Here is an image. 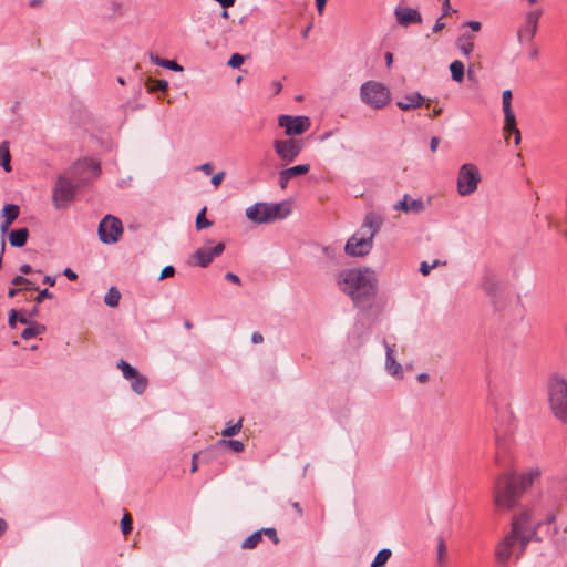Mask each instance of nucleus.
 <instances>
[{
  "mask_svg": "<svg viewBox=\"0 0 567 567\" xmlns=\"http://www.w3.org/2000/svg\"><path fill=\"white\" fill-rule=\"evenodd\" d=\"M538 467L528 468L516 475L514 473L499 474L493 486V501L497 508L509 511L515 507L523 494L540 477Z\"/></svg>",
  "mask_w": 567,
  "mask_h": 567,
  "instance_id": "1",
  "label": "nucleus"
},
{
  "mask_svg": "<svg viewBox=\"0 0 567 567\" xmlns=\"http://www.w3.org/2000/svg\"><path fill=\"white\" fill-rule=\"evenodd\" d=\"M340 289L350 296L360 309H370L377 293V278L369 268H352L343 270L338 280Z\"/></svg>",
  "mask_w": 567,
  "mask_h": 567,
  "instance_id": "2",
  "label": "nucleus"
},
{
  "mask_svg": "<svg viewBox=\"0 0 567 567\" xmlns=\"http://www.w3.org/2000/svg\"><path fill=\"white\" fill-rule=\"evenodd\" d=\"M539 540L535 526L530 523L527 512L515 516L512 522V530L498 543L495 549L496 560L501 565L507 564L512 555L518 559L532 540Z\"/></svg>",
  "mask_w": 567,
  "mask_h": 567,
  "instance_id": "3",
  "label": "nucleus"
},
{
  "mask_svg": "<svg viewBox=\"0 0 567 567\" xmlns=\"http://www.w3.org/2000/svg\"><path fill=\"white\" fill-rule=\"evenodd\" d=\"M382 224L383 218L379 214L369 212L364 216L360 229L346 243V254L352 257L367 256L373 247V239Z\"/></svg>",
  "mask_w": 567,
  "mask_h": 567,
  "instance_id": "4",
  "label": "nucleus"
},
{
  "mask_svg": "<svg viewBox=\"0 0 567 567\" xmlns=\"http://www.w3.org/2000/svg\"><path fill=\"white\" fill-rule=\"evenodd\" d=\"M549 408L559 421L567 424V381L555 373L547 383Z\"/></svg>",
  "mask_w": 567,
  "mask_h": 567,
  "instance_id": "5",
  "label": "nucleus"
},
{
  "mask_svg": "<svg viewBox=\"0 0 567 567\" xmlns=\"http://www.w3.org/2000/svg\"><path fill=\"white\" fill-rule=\"evenodd\" d=\"M360 97L372 109H383L391 100L390 90L378 81H367L360 87Z\"/></svg>",
  "mask_w": 567,
  "mask_h": 567,
  "instance_id": "6",
  "label": "nucleus"
},
{
  "mask_svg": "<svg viewBox=\"0 0 567 567\" xmlns=\"http://www.w3.org/2000/svg\"><path fill=\"white\" fill-rule=\"evenodd\" d=\"M482 179L478 167L475 164L466 163L460 167L457 174V193L461 196L473 194Z\"/></svg>",
  "mask_w": 567,
  "mask_h": 567,
  "instance_id": "7",
  "label": "nucleus"
},
{
  "mask_svg": "<svg viewBox=\"0 0 567 567\" xmlns=\"http://www.w3.org/2000/svg\"><path fill=\"white\" fill-rule=\"evenodd\" d=\"M99 238L103 244H115L123 234V224L120 218L106 215L99 224Z\"/></svg>",
  "mask_w": 567,
  "mask_h": 567,
  "instance_id": "8",
  "label": "nucleus"
},
{
  "mask_svg": "<svg viewBox=\"0 0 567 567\" xmlns=\"http://www.w3.org/2000/svg\"><path fill=\"white\" fill-rule=\"evenodd\" d=\"M303 146V141L296 138L276 140L274 142L277 156L286 164L292 163L299 156Z\"/></svg>",
  "mask_w": 567,
  "mask_h": 567,
  "instance_id": "9",
  "label": "nucleus"
},
{
  "mask_svg": "<svg viewBox=\"0 0 567 567\" xmlns=\"http://www.w3.org/2000/svg\"><path fill=\"white\" fill-rule=\"evenodd\" d=\"M76 187L66 178L59 177L53 189V204L55 208H65L74 198Z\"/></svg>",
  "mask_w": 567,
  "mask_h": 567,
  "instance_id": "10",
  "label": "nucleus"
},
{
  "mask_svg": "<svg viewBox=\"0 0 567 567\" xmlns=\"http://www.w3.org/2000/svg\"><path fill=\"white\" fill-rule=\"evenodd\" d=\"M278 125L285 128L286 135L295 136L305 133L310 127V120L308 116L280 115Z\"/></svg>",
  "mask_w": 567,
  "mask_h": 567,
  "instance_id": "11",
  "label": "nucleus"
},
{
  "mask_svg": "<svg viewBox=\"0 0 567 567\" xmlns=\"http://www.w3.org/2000/svg\"><path fill=\"white\" fill-rule=\"evenodd\" d=\"M542 14H543L542 9L532 10L526 13L525 24L523 28L519 29L518 34H517L518 40L520 42H523V41L530 42L535 38V34H536L537 28H538V20L542 17Z\"/></svg>",
  "mask_w": 567,
  "mask_h": 567,
  "instance_id": "12",
  "label": "nucleus"
},
{
  "mask_svg": "<svg viewBox=\"0 0 567 567\" xmlns=\"http://www.w3.org/2000/svg\"><path fill=\"white\" fill-rule=\"evenodd\" d=\"M225 250V244L218 243L213 248H199L197 249L193 257L196 260V264L203 268L207 267L215 257L221 255Z\"/></svg>",
  "mask_w": 567,
  "mask_h": 567,
  "instance_id": "13",
  "label": "nucleus"
},
{
  "mask_svg": "<svg viewBox=\"0 0 567 567\" xmlns=\"http://www.w3.org/2000/svg\"><path fill=\"white\" fill-rule=\"evenodd\" d=\"M394 210H401L405 214H417L425 209L424 202L419 199H413L410 195L405 194L401 200H399L394 206Z\"/></svg>",
  "mask_w": 567,
  "mask_h": 567,
  "instance_id": "14",
  "label": "nucleus"
},
{
  "mask_svg": "<svg viewBox=\"0 0 567 567\" xmlns=\"http://www.w3.org/2000/svg\"><path fill=\"white\" fill-rule=\"evenodd\" d=\"M268 214L267 203H256L246 209V217L256 224H267Z\"/></svg>",
  "mask_w": 567,
  "mask_h": 567,
  "instance_id": "15",
  "label": "nucleus"
},
{
  "mask_svg": "<svg viewBox=\"0 0 567 567\" xmlns=\"http://www.w3.org/2000/svg\"><path fill=\"white\" fill-rule=\"evenodd\" d=\"M394 13L398 22L403 27H409L410 24L422 22V17L416 9L399 7L395 9Z\"/></svg>",
  "mask_w": 567,
  "mask_h": 567,
  "instance_id": "16",
  "label": "nucleus"
},
{
  "mask_svg": "<svg viewBox=\"0 0 567 567\" xmlns=\"http://www.w3.org/2000/svg\"><path fill=\"white\" fill-rule=\"evenodd\" d=\"M268 223L275 221L277 219H284L290 215L291 208L289 203H271L268 204Z\"/></svg>",
  "mask_w": 567,
  "mask_h": 567,
  "instance_id": "17",
  "label": "nucleus"
},
{
  "mask_svg": "<svg viewBox=\"0 0 567 567\" xmlns=\"http://www.w3.org/2000/svg\"><path fill=\"white\" fill-rule=\"evenodd\" d=\"M384 346L386 351L385 368L388 372L393 377L402 378V365L394 359V346L388 344L385 341Z\"/></svg>",
  "mask_w": 567,
  "mask_h": 567,
  "instance_id": "18",
  "label": "nucleus"
},
{
  "mask_svg": "<svg viewBox=\"0 0 567 567\" xmlns=\"http://www.w3.org/2000/svg\"><path fill=\"white\" fill-rule=\"evenodd\" d=\"M484 291L495 299L503 291V284L494 276H486L482 282Z\"/></svg>",
  "mask_w": 567,
  "mask_h": 567,
  "instance_id": "19",
  "label": "nucleus"
},
{
  "mask_svg": "<svg viewBox=\"0 0 567 567\" xmlns=\"http://www.w3.org/2000/svg\"><path fill=\"white\" fill-rule=\"evenodd\" d=\"M512 99H513V94H512L511 90L503 91L502 105H503L504 117H505V122H507L508 126H511V127H513L514 118H516L515 114L512 110Z\"/></svg>",
  "mask_w": 567,
  "mask_h": 567,
  "instance_id": "20",
  "label": "nucleus"
},
{
  "mask_svg": "<svg viewBox=\"0 0 567 567\" xmlns=\"http://www.w3.org/2000/svg\"><path fill=\"white\" fill-rule=\"evenodd\" d=\"M424 97L420 93H412L405 95L401 101H398L396 105L403 110H412L422 105Z\"/></svg>",
  "mask_w": 567,
  "mask_h": 567,
  "instance_id": "21",
  "label": "nucleus"
},
{
  "mask_svg": "<svg viewBox=\"0 0 567 567\" xmlns=\"http://www.w3.org/2000/svg\"><path fill=\"white\" fill-rule=\"evenodd\" d=\"M457 49L465 56H470L474 50V35L471 33H463L456 40Z\"/></svg>",
  "mask_w": 567,
  "mask_h": 567,
  "instance_id": "22",
  "label": "nucleus"
},
{
  "mask_svg": "<svg viewBox=\"0 0 567 567\" xmlns=\"http://www.w3.org/2000/svg\"><path fill=\"white\" fill-rule=\"evenodd\" d=\"M29 237L28 228L13 229L9 234V243L12 247H23Z\"/></svg>",
  "mask_w": 567,
  "mask_h": 567,
  "instance_id": "23",
  "label": "nucleus"
},
{
  "mask_svg": "<svg viewBox=\"0 0 567 567\" xmlns=\"http://www.w3.org/2000/svg\"><path fill=\"white\" fill-rule=\"evenodd\" d=\"M44 331L45 327L43 324H40L38 322H31L29 323V327L21 332V338L24 340H29L37 337L38 334L43 333Z\"/></svg>",
  "mask_w": 567,
  "mask_h": 567,
  "instance_id": "24",
  "label": "nucleus"
},
{
  "mask_svg": "<svg viewBox=\"0 0 567 567\" xmlns=\"http://www.w3.org/2000/svg\"><path fill=\"white\" fill-rule=\"evenodd\" d=\"M464 70H465V66L462 61H460V60L453 61L450 64L452 80L457 83H461L464 79Z\"/></svg>",
  "mask_w": 567,
  "mask_h": 567,
  "instance_id": "25",
  "label": "nucleus"
},
{
  "mask_svg": "<svg viewBox=\"0 0 567 567\" xmlns=\"http://www.w3.org/2000/svg\"><path fill=\"white\" fill-rule=\"evenodd\" d=\"M130 380L132 381L131 388L135 393L143 394L145 392L147 384H148L146 377H144L137 372L136 377H133V379H130Z\"/></svg>",
  "mask_w": 567,
  "mask_h": 567,
  "instance_id": "26",
  "label": "nucleus"
},
{
  "mask_svg": "<svg viewBox=\"0 0 567 567\" xmlns=\"http://www.w3.org/2000/svg\"><path fill=\"white\" fill-rule=\"evenodd\" d=\"M262 538V532L261 529L254 532L251 535H249L243 543L241 548L243 549H252L255 548Z\"/></svg>",
  "mask_w": 567,
  "mask_h": 567,
  "instance_id": "27",
  "label": "nucleus"
},
{
  "mask_svg": "<svg viewBox=\"0 0 567 567\" xmlns=\"http://www.w3.org/2000/svg\"><path fill=\"white\" fill-rule=\"evenodd\" d=\"M151 60L153 61L154 64L156 65H159V66H163V68H166V69H169V70H173V71H176V72H182L183 71V66L179 65L176 61L174 60H165V59H161L158 56H151Z\"/></svg>",
  "mask_w": 567,
  "mask_h": 567,
  "instance_id": "28",
  "label": "nucleus"
},
{
  "mask_svg": "<svg viewBox=\"0 0 567 567\" xmlns=\"http://www.w3.org/2000/svg\"><path fill=\"white\" fill-rule=\"evenodd\" d=\"M121 299V292L116 287H111L104 297V302L109 307H116Z\"/></svg>",
  "mask_w": 567,
  "mask_h": 567,
  "instance_id": "29",
  "label": "nucleus"
},
{
  "mask_svg": "<svg viewBox=\"0 0 567 567\" xmlns=\"http://www.w3.org/2000/svg\"><path fill=\"white\" fill-rule=\"evenodd\" d=\"M392 551L389 548L381 549L374 560L372 561L370 567H384L388 560L390 559Z\"/></svg>",
  "mask_w": 567,
  "mask_h": 567,
  "instance_id": "30",
  "label": "nucleus"
},
{
  "mask_svg": "<svg viewBox=\"0 0 567 567\" xmlns=\"http://www.w3.org/2000/svg\"><path fill=\"white\" fill-rule=\"evenodd\" d=\"M20 208L16 204H7L2 209L3 219L10 220L12 223L18 218Z\"/></svg>",
  "mask_w": 567,
  "mask_h": 567,
  "instance_id": "31",
  "label": "nucleus"
},
{
  "mask_svg": "<svg viewBox=\"0 0 567 567\" xmlns=\"http://www.w3.org/2000/svg\"><path fill=\"white\" fill-rule=\"evenodd\" d=\"M309 171H310V165L309 164H300V165H296V166L286 168L285 169V174L288 175V178L291 179V178H293L296 176L305 175Z\"/></svg>",
  "mask_w": 567,
  "mask_h": 567,
  "instance_id": "32",
  "label": "nucleus"
},
{
  "mask_svg": "<svg viewBox=\"0 0 567 567\" xmlns=\"http://www.w3.org/2000/svg\"><path fill=\"white\" fill-rule=\"evenodd\" d=\"M117 368L122 371L123 377L127 380L133 379V377H136V373L138 372L125 360H120L117 362Z\"/></svg>",
  "mask_w": 567,
  "mask_h": 567,
  "instance_id": "33",
  "label": "nucleus"
},
{
  "mask_svg": "<svg viewBox=\"0 0 567 567\" xmlns=\"http://www.w3.org/2000/svg\"><path fill=\"white\" fill-rule=\"evenodd\" d=\"M220 446H228L235 452H243L245 450V445L241 441L238 440H226L221 439L217 442Z\"/></svg>",
  "mask_w": 567,
  "mask_h": 567,
  "instance_id": "34",
  "label": "nucleus"
},
{
  "mask_svg": "<svg viewBox=\"0 0 567 567\" xmlns=\"http://www.w3.org/2000/svg\"><path fill=\"white\" fill-rule=\"evenodd\" d=\"M241 422H243V420L240 419L235 424L228 423L226 429H224L221 431V435L224 437H231V436L238 434L240 432V430H241V426H243Z\"/></svg>",
  "mask_w": 567,
  "mask_h": 567,
  "instance_id": "35",
  "label": "nucleus"
},
{
  "mask_svg": "<svg viewBox=\"0 0 567 567\" xmlns=\"http://www.w3.org/2000/svg\"><path fill=\"white\" fill-rule=\"evenodd\" d=\"M195 225L198 230L213 225V223L206 218V207L198 213Z\"/></svg>",
  "mask_w": 567,
  "mask_h": 567,
  "instance_id": "36",
  "label": "nucleus"
},
{
  "mask_svg": "<svg viewBox=\"0 0 567 567\" xmlns=\"http://www.w3.org/2000/svg\"><path fill=\"white\" fill-rule=\"evenodd\" d=\"M11 284L16 287H19V286H24L25 289H31V290H38V288L25 277L23 276H16L12 280H11Z\"/></svg>",
  "mask_w": 567,
  "mask_h": 567,
  "instance_id": "37",
  "label": "nucleus"
},
{
  "mask_svg": "<svg viewBox=\"0 0 567 567\" xmlns=\"http://www.w3.org/2000/svg\"><path fill=\"white\" fill-rule=\"evenodd\" d=\"M132 517L130 513L125 512L121 519V530L126 536L132 532Z\"/></svg>",
  "mask_w": 567,
  "mask_h": 567,
  "instance_id": "38",
  "label": "nucleus"
},
{
  "mask_svg": "<svg viewBox=\"0 0 567 567\" xmlns=\"http://www.w3.org/2000/svg\"><path fill=\"white\" fill-rule=\"evenodd\" d=\"M504 132L505 133H508V134H514V141H515V144L518 145L520 143V132L519 130L517 128V125H516V118H514V125L513 127L508 126L507 122H505L504 124Z\"/></svg>",
  "mask_w": 567,
  "mask_h": 567,
  "instance_id": "39",
  "label": "nucleus"
},
{
  "mask_svg": "<svg viewBox=\"0 0 567 567\" xmlns=\"http://www.w3.org/2000/svg\"><path fill=\"white\" fill-rule=\"evenodd\" d=\"M150 91H166L168 87V82L166 80H150Z\"/></svg>",
  "mask_w": 567,
  "mask_h": 567,
  "instance_id": "40",
  "label": "nucleus"
},
{
  "mask_svg": "<svg viewBox=\"0 0 567 567\" xmlns=\"http://www.w3.org/2000/svg\"><path fill=\"white\" fill-rule=\"evenodd\" d=\"M445 556H446L445 543H444L443 538H439V544H437V561H439L440 565L444 564Z\"/></svg>",
  "mask_w": 567,
  "mask_h": 567,
  "instance_id": "41",
  "label": "nucleus"
},
{
  "mask_svg": "<svg viewBox=\"0 0 567 567\" xmlns=\"http://www.w3.org/2000/svg\"><path fill=\"white\" fill-rule=\"evenodd\" d=\"M245 61V58L239 53H234L230 59L227 62V65L237 69L239 68Z\"/></svg>",
  "mask_w": 567,
  "mask_h": 567,
  "instance_id": "42",
  "label": "nucleus"
},
{
  "mask_svg": "<svg viewBox=\"0 0 567 567\" xmlns=\"http://www.w3.org/2000/svg\"><path fill=\"white\" fill-rule=\"evenodd\" d=\"M0 165H2L6 172H11L12 167L10 164V153L8 148H3L2 151V159L0 161Z\"/></svg>",
  "mask_w": 567,
  "mask_h": 567,
  "instance_id": "43",
  "label": "nucleus"
},
{
  "mask_svg": "<svg viewBox=\"0 0 567 567\" xmlns=\"http://www.w3.org/2000/svg\"><path fill=\"white\" fill-rule=\"evenodd\" d=\"M261 532H262V536H267L269 537L274 544H278L279 543V537L277 535V530L275 528H271V527H267V528H261Z\"/></svg>",
  "mask_w": 567,
  "mask_h": 567,
  "instance_id": "44",
  "label": "nucleus"
},
{
  "mask_svg": "<svg viewBox=\"0 0 567 567\" xmlns=\"http://www.w3.org/2000/svg\"><path fill=\"white\" fill-rule=\"evenodd\" d=\"M439 265V260H434L432 265H429L426 261L421 262L420 265V272L423 276H427L433 268H435Z\"/></svg>",
  "mask_w": 567,
  "mask_h": 567,
  "instance_id": "45",
  "label": "nucleus"
},
{
  "mask_svg": "<svg viewBox=\"0 0 567 567\" xmlns=\"http://www.w3.org/2000/svg\"><path fill=\"white\" fill-rule=\"evenodd\" d=\"M175 274V268L173 266H166L163 268L161 275H159V278L158 280H163L165 278H169V277H173Z\"/></svg>",
  "mask_w": 567,
  "mask_h": 567,
  "instance_id": "46",
  "label": "nucleus"
},
{
  "mask_svg": "<svg viewBox=\"0 0 567 567\" xmlns=\"http://www.w3.org/2000/svg\"><path fill=\"white\" fill-rule=\"evenodd\" d=\"M53 295L48 289H43L40 290L38 296L35 297V302L41 303L44 299H51Z\"/></svg>",
  "mask_w": 567,
  "mask_h": 567,
  "instance_id": "47",
  "label": "nucleus"
},
{
  "mask_svg": "<svg viewBox=\"0 0 567 567\" xmlns=\"http://www.w3.org/2000/svg\"><path fill=\"white\" fill-rule=\"evenodd\" d=\"M18 320V311L14 309H11L9 312V320L8 323L11 328H14Z\"/></svg>",
  "mask_w": 567,
  "mask_h": 567,
  "instance_id": "48",
  "label": "nucleus"
},
{
  "mask_svg": "<svg viewBox=\"0 0 567 567\" xmlns=\"http://www.w3.org/2000/svg\"><path fill=\"white\" fill-rule=\"evenodd\" d=\"M225 177V172H218L217 174H215L213 177H212V184L215 186V187H218L223 179Z\"/></svg>",
  "mask_w": 567,
  "mask_h": 567,
  "instance_id": "49",
  "label": "nucleus"
},
{
  "mask_svg": "<svg viewBox=\"0 0 567 567\" xmlns=\"http://www.w3.org/2000/svg\"><path fill=\"white\" fill-rule=\"evenodd\" d=\"M443 18L444 17L441 16L436 20V22H435V24L433 25V29H432L433 33H439V32H441L445 28V23L443 22Z\"/></svg>",
  "mask_w": 567,
  "mask_h": 567,
  "instance_id": "50",
  "label": "nucleus"
},
{
  "mask_svg": "<svg viewBox=\"0 0 567 567\" xmlns=\"http://www.w3.org/2000/svg\"><path fill=\"white\" fill-rule=\"evenodd\" d=\"M290 181V178H288V175L285 174V169H282L280 173H279V185L282 189H285L288 185V182Z\"/></svg>",
  "mask_w": 567,
  "mask_h": 567,
  "instance_id": "51",
  "label": "nucleus"
},
{
  "mask_svg": "<svg viewBox=\"0 0 567 567\" xmlns=\"http://www.w3.org/2000/svg\"><path fill=\"white\" fill-rule=\"evenodd\" d=\"M442 17L449 16L451 12H455V10H452L450 0H443L442 2Z\"/></svg>",
  "mask_w": 567,
  "mask_h": 567,
  "instance_id": "52",
  "label": "nucleus"
},
{
  "mask_svg": "<svg viewBox=\"0 0 567 567\" xmlns=\"http://www.w3.org/2000/svg\"><path fill=\"white\" fill-rule=\"evenodd\" d=\"M465 25H467L474 32H478L481 30V28H482L481 22L480 21H474V20L465 22Z\"/></svg>",
  "mask_w": 567,
  "mask_h": 567,
  "instance_id": "53",
  "label": "nucleus"
},
{
  "mask_svg": "<svg viewBox=\"0 0 567 567\" xmlns=\"http://www.w3.org/2000/svg\"><path fill=\"white\" fill-rule=\"evenodd\" d=\"M225 279H227L228 281L234 282L236 285H240V282H241L240 278L234 272H226Z\"/></svg>",
  "mask_w": 567,
  "mask_h": 567,
  "instance_id": "54",
  "label": "nucleus"
},
{
  "mask_svg": "<svg viewBox=\"0 0 567 567\" xmlns=\"http://www.w3.org/2000/svg\"><path fill=\"white\" fill-rule=\"evenodd\" d=\"M199 169L209 175L213 173L214 166L210 163H205L200 165Z\"/></svg>",
  "mask_w": 567,
  "mask_h": 567,
  "instance_id": "55",
  "label": "nucleus"
},
{
  "mask_svg": "<svg viewBox=\"0 0 567 567\" xmlns=\"http://www.w3.org/2000/svg\"><path fill=\"white\" fill-rule=\"evenodd\" d=\"M439 144H440L439 137L434 136L431 138L430 148L433 153L436 152Z\"/></svg>",
  "mask_w": 567,
  "mask_h": 567,
  "instance_id": "56",
  "label": "nucleus"
},
{
  "mask_svg": "<svg viewBox=\"0 0 567 567\" xmlns=\"http://www.w3.org/2000/svg\"><path fill=\"white\" fill-rule=\"evenodd\" d=\"M327 4V0H316V6L319 14L323 13L324 7Z\"/></svg>",
  "mask_w": 567,
  "mask_h": 567,
  "instance_id": "57",
  "label": "nucleus"
},
{
  "mask_svg": "<svg viewBox=\"0 0 567 567\" xmlns=\"http://www.w3.org/2000/svg\"><path fill=\"white\" fill-rule=\"evenodd\" d=\"M64 275L70 280H75L78 278V275L71 268H66L64 270Z\"/></svg>",
  "mask_w": 567,
  "mask_h": 567,
  "instance_id": "58",
  "label": "nucleus"
},
{
  "mask_svg": "<svg viewBox=\"0 0 567 567\" xmlns=\"http://www.w3.org/2000/svg\"><path fill=\"white\" fill-rule=\"evenodd\" d=\"M251 341L254 343H261L264 341V337L260 332H254L251 336Z\"/></svg>",
  "mask_w": 567,
  "mask_h": 567,
  "instance_id": "59",
  "label": "nucleus"
},
{
  "mask_svg": "<svg viewBox=\"0 0 567 567\" xmlns=\"http://www.w3.org/2000/svg\"><path fill=\"white\" fill-rule=\"evenodd\" d=\"M8 529V523L6 519L0 518V537L7 532Z\"/></svg>",
  "mask_w": 567,
  "mask_h": 567,
  "instance_id": "60",
  "label": "nucleus"
},
{
  "mask_svg": "<svg viewBox=\"0 0 567 567\" xmlns=\"http://www.w3.org/2000/svg\"><path fill=\"white\" fill-rule=\"evenodd\" d=\"M197 457H198V453H195L193 454V457H192V473H195L197 471Z\"/></svg>",
  "mask_w": 567,
  "mask_h": 567,
  "instance_id": "61",
  "label": "nucleus"
},
{
  "mask_svg": "<svg viewBox=\"0 0 567 567\" xmlns=\"http://www.w3.org/2000/svg\"><path fill=\"white\" fill-rule=\"evenodd\" d=\"M20 291H21V289L14 286L13 288H10V289H9V291H8V297H9V298H13V297H16Z\"/></svg>",
  "mask_w": 567,
  "mask_h": 567,
  "instance_id": "62",
  "label": "nucleus"
},
{
  "mask_svg": "<svg viewBox=\"0 0 567 567\" xmlns=\"http://www.w3.org/2000/svg\"><path fill=\"white\" fill-rule=\"evenodd\" d=\"M271 87H272L274 92L277 94V93H279V92L281 91L282 85H281V83H280V82H278V81H274V82L271 83Z\"/></svg>",
  "mask_w": 567,
  "mask_h": 567,
  "instance_id": "63",
  "label": "nucleus"
},
{
  "mask_svg": "<svg viewBox=\"0 0 567 567\" xmlns=\"http://www.w3.org/2000/svg\"><path fill=\"white\" fill-rule=\"evenodd\" d=\"M20 271H21L22 274H30V272L32 271V268H31V266H30V265L24 264V265H22V266L20 267Z\"/></svg>",
  "mask_w": 567,
  "mask_h": 567,
  "instance_id": "64",
  "label": "nucleus"
}]
</instances>
